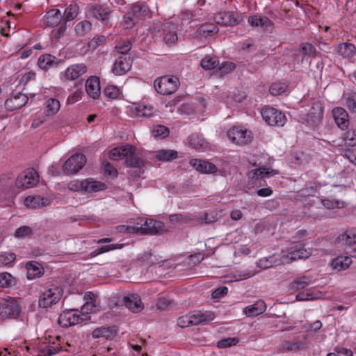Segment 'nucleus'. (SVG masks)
<instances>
[{
    "mask_svg": "<svg viewBox=\"0 0 356 356\" xmlns=\"http://www.w3.org/2000/svg\"><path fill=\"white\" fill-rule=\"evenodd\" d=\"M86 163V158L81 153L72 154L64 163L63 169L65 173L73 175L81 170Z\"/></svg>",
    "mask_w": 356,
    "mask_h": 356,
    "instance_id": "9d476101",
    "label": "nucleus"
},
{
    "mask_svg": "<svg viewBox=\"0 0 356 356\" xmlns=\"http://www.w3.org/2000/svg\"><path fill=\"white\" fill-rule=\"evenodd\" d=\"M163 40L167 45H173L177 41V35L175 32L169 31L163 34Z\"/></svg>",
    "mask_w": 356,
    "mask_h": 356,
    "instance_id": "0e129e2a",
    "label": "nucleus"
},
{
    "mask_svg": "<svg viewBox=\"0 0 356 356\" xmlns=\"http://www.w3.org/2000/svg\"><path fill=\"white\" fill-rule=\"evenodd\" d=\"M56 63V58L50 54H44L39 57L38 65L40 69L47 70Z\"/></svg>",
    "mask_w": 356,
    "mask_h": 356,
    "instance_id": "79ce46f5",
    "label": "nucleus"
},
{
    "mask_svg": "<svg viewBox=\"0 0 356 356\" xmlns=\"http://www.w3.org/2000/svg\"><path fill=\"white\" fill-rule=\"evenodd\" d=\"M321 297V293L318 291L307 290L300 292L296 296V300L298 301L314 300Z\"/></svg>",
    "mask_w": 356,
    "mask_h": 356,
    "instance_id": "c03bdc74",
    "label": "nucleus"
},
{
    "mask_svg": "<svg viewBox=\"0 0 356 356\" xmlns=\"http://www.w3.org/2000/svg\"><path fill=\"white\" fill-rule=\"evenodd\" d=\"M307 348V337L302 336L293 341H286L283 348L290 352H298Z\"/></svg>",
    "mask_w": 356,
    "mask_h": 356,
    "instance_id": "bb28decb",
    "label": "nucleus"
},
{
    "mask_svg": "<svg viewBox=\"0 0 356 356\" xmlns=\"http://www.w3.org/2000/svg\"><path fill=\"white\" fill-rule=\"evenodd\" d=\"M300 51L305 56L314 57L316 54V49L309 43H303L300 46Z\"/></svg>",
    "mask_w": 356,
    "mask_h": 356,
    "instance_id": "680f3d73",
    "label": "nucleus"
},
{
    "mask_svg": "<svg viewBox=\"0 0 356 356\" xmlns=\"http://www.w3.org/2000/svg\"><path fill=\"white\" fill-rule=\"evenodd\" d=\"M123 247L122 244H109L106 245H103L97 248L92 253V257H95L98 254H102L104 252H106L111 250H113L115 249H121Z\"/></svg>",
    "mask_w": 356,
    "mask_h": 356,
    "instance_id": "603ef678",
    "label": "nucleus"
},
{
    "mask_svg": "<svg viewBox=\"0 0 356 356\" xmlns=\"http://www.w3.org/2000/svg\"><path fill=\"white\" fill-rule=\"evenodd\" d=\"M26 356H51L56 354L60 349L58 343L45 339L39 341L36 344L26 346Z\"/></svg>",
    "mask_w": 356,
    "mask_h": 356,
    "instance_id": "7ed1b4c3",
    "label": "nucleus"
},
{
    "mask_svg": "<svg viewBox=\"0 0 356 356\" xmlns=\"http://www.w3.org/2000/svg\"><path fill=\"white\" fill-rule=\"evenodd\" d=\"M87 72V67L83 63L74 64L69 66L65 71L64 77L66 80L73 81Z\"/></svg>",
    "mask_w": 356,
    "mask_h": 356,
    "instance_id": "a211bd4d",
    "label": "nucleus"
},
{
    "mask_svg": "<svg viewBox=\"0 0 356 356\" xmlns=\"http://www.w3.org/2000/svg\"><path fill=\"white\" fill-rule=\"evenodd\" d=\"M311 283H312V281L309 277H307L306 276H303V277H298L296 280H295L291 283V288L293 289L299 290V289H304L305 286H308Z\"/></svg>",
    "mask_w": 356,
    "mask_h": 356,
    "instance_id": "3c124183",
    "label": "nucleus"
},
{
    "mask_svg": "<svg viewBox=\"0 0 356 356\" xmlns=\"http://www.w3.org/2000/svg\"><path fill=\"white\" fill-rule=\"evenodd\" d=\"M60 102L54 98L48 99L44 103L45 116L50 117L56 115L60 110Z\"/></svg>",
    "mask_w": 356,
    "mask_h": 356,
    "instance_id": "f704fd0d",
    "label": "nucleus"
},
{
    "mask_svg": "<svg viewBox=\"0 0 356 356\" xmlns=\"http://www.w3.org/2000/svg\"><path fill=\"white\" fill-rule=\"evenodd\" d=\"M131 48V44L129 41H123L122 42H119L116 47V51L122 54H127Z\"/></svg>",
    "mask_w": 356,
    "mask_h": 356,
    "instance_id": "69168bd1",
    "label": "nucleus"
},
{
    "mask_svg": "<svg viewBox=\"0 0 356 356\" xmlns=\"http://www.w3.org/2000/svg\"><path fill=\"white\" fill-rule=\"evenodd\" d=\"M16 259L15 254L13 252H3L0 254V263L4 266L13 264Z\"/></svg>",
    "mask_w": 356,
    "mask_h": 356,
    "instance_id": "5fc2aeb1",
    "label": "nucleus"
},
{
    "mask_svg": "<svg viewBox=\"0 0 356 356\" xmlns=\"http://www.w3.org/2000/svg\"><path fill=\"white\" fill-rule=\"evenodd\" d=\"M312 255V250L305 248L298 243H291L280 254H273L260 259L257 265L261 269H266L286 263H291L297 259H305Z\"/></svg>",
    "mask_w": 356,
    "mask_h": 356,
    "instance_id": "f257e3e1",
    "label": "nucleus"
},
{
    "mask_svg": "<svg viewBox=\"0 0 356 356\" xmlns=\"http://www.w3.org/2000/svg\"><path fill=\"white\" fill-rule=\"evenodd\" d=\"M288 88V83L284 81H278L273 83L269 91L273 96H277L285 92Z\"/></svg>",
    "mask_w": 356,
    "mask_h": 356,
    "instance_id": "37998d69",
    "label": "nucleus"
},
{
    "mask_svg": "<svg viewBox=\"0 0 356 356\" xmlns=\"http://www.w3.org/2000/svg\"><path fill=\"white\" fill-rule=\"evenodd\" d=\"M191 165L201 173H214L217 171L216 166L207 161L193 159L190 161Z\"/></svg>",
    "mask_w": 356,
    "mask_h": 356,
    "instance_id": "aec40b11",
    "label": "nucleus"
},
{
    "mask_svg": "<svg viewBox=\"0 0 356 356\" xmlns=\"http://www.w3.org/2000/svg\"><path fill=\"white\" fill-rule=\"evenodd\" d=\"M155 158L161 161H170L177 157V152L172 149H160L154 152Z\"/></svg>",
    "mask_w": 356,
    "mask_h": 356,
    "instance_id": "a19ab883",
    "label": "nucleus"
},
{
    "mask_svg": "<svg viewBox=\"0 0 356 356\" xmlns=\"http://www.w3.org/2000/svg\"><path fill=\"white\" fill-rule=\"evenodd\" d=\"M104 93L108 98L116 99L120 96L121 92L120 88L115 86H108L105 88Z\"/></svg>",
    "mask_w": 356,
    "mask_h": 356,
    "instance_id": "864d4df0",
    "label": "nucleus"
},
{
    "mask_svg": "<svg viewBox=\"0 0 356 356\" xmlns=\"http://www.w3.org/2000/svg\"><path fill=\"white\" fill-rule=\"evenodd\" d=\"M125 305L134 313L140 312L144 307L140 296L137 294H131L126 297Z\"/></svg>",
    "mask_w": 356,
    "mask_h": 356,
    "instance_id": "cd10ccee",
    "label": "nucleus"
},
{
    "mask_svg": "<svg viewBox=\"0 0 356 356\" xmlns=\"http://www.w3.org/2000/svg\"><path fill=\"white\" fill-rule=\"evenodd\" d=\"M31 232V229L28 226H22L18 228L15 232V236L17 238H23L29 236Z\"/></svg>",
    "mask_w": 356,
    "mask_h": 356,
    "instance_id": "774afa93",
    "label": "nucleus"
},
{
    "mask_svg": "<svg viewBox=\"0 0 356 356\" xmlns=\"http://www.w3.org/2000/svg\"><path fill=\"white\" fill-rule=\"evenodd\" d=\"M345 106L353 112H356V93L348 92L343 95Z\"/></svg>",
    "mask_w": 356,
    "mask_h": 356,
    "instance_id": "49530a36",
    "label": "nucleus"
},
{
    "mask_svg": "<svg viewBox=\"0 0 356 356\" xmlns=\"http://www.w3.org/2000/svg\"><path fill=\"white\" fill-rule=\"evenodd\" d=\"M200 64L203 69L211 70L216 68L218 65L219 62L216 58L207 55L202 59Z\"/></svg>",
    "mask_w": 356,
    "mask_h": 356,
    "instance_id": "09e8293b",
    "label": "nucleus"
},
{
    "mask_svg": "<svg viewBox=\"0 0 356 356\" xmlns=\"http://www.w3.org/2000/svg\"><path fill=\"white\" fill-rule=\"evenodd\" d=\"M67 188L69 190L74 192H81L82 193H84V179L83 180H79L75 179L73 181H71L68 185Z\"/></svg>",
    "mask_w": 356,
    "mask_h": 356,
    "instance_id": "4d7b16f0",
    "label": "nucleus"
},
{
    "mask_svg": "<svg viewBox=\"0 0 356 356\" xmlns=\"http://www.w3.org/2000/svg\"><path fill=\"white\" fill-rule=\"evenodd\" d=\"M179 83V79L177 77L165 76L157 79L154 81V87L159 93L168 95L177 90Z\"/></svg>",
    "mask_w": 356,
    "mask_h": 356,
    "instance_id": "1a4fd4ad",
    "label": "nucleus"
},
{
    "mask_svg": "<svg viewBox=\"0 0 356 356\" xmlns=\"http://www.w3.org/2000/svg\"><path fill=\"white\" fill-rule=\"evenodd\" d=\"M356 51V48L351 43H341L337 46V53L344 58L353 57Z\"/></svg>",
    "mask_w": 356,
    "mask_h": 356,
    "instance_id": "ea45409f",
    "label": "nucleus"
},
{
    "mask_svg": "<svg viewBox=\"0 0 356 356\" xmlns=\"http://www.w3.org/2000/svg\"><path fill=\"white\" fill-rule=\"evenodd\" d=\"M261 115L264 120L270 126L283 127L286 122L285 115L276 108L267 107L262 110Z\"/></svg>",
    "mask_w": 356,
    "mask_h": 356,
    "instance_id": "9b49d317",
    "label": "nucleus"
},
{
    "mask_svg": "<svg viewBox=\"0 0 356 356\" xmlns=\"http://www.w3.org/2000/svg\"><path fill=\"white\" fill-rule=\"evenodd\" d=\"M323 115V108L321 103L315 102L310 108L307 120L312 122H317L321 120Z\"/></svg>",
    "mask_w": 356,
    "mask_h": 356,
    "instance_id": "473e14b6",
    "label": "nucleus"
},
{
    "mask_svg": "<svg viewBox=\"0 0 356 356\" xmlns=\"http://www.w3.org/2000/svg\"><path fill=\"white\" fill-rule=\"evenodd\" d=\"M322 204L327 209H342L346 206L343 201L329 198L323 200Z\"/></svg>",
    "mask_w": 356,
    "mask_h": 356,
    "instance_id": "de8ad7c7",
    "label": "nucleus"
},
{
    "mask_svg": "<svg viewBox=\"0 0 356 356\" xmlns=\"http://www.w3.org/2000/svg\"><path fill=\"white\" fill-rule=\"evenodd\" d=\"M63 296V289L60 286L52 285L45 289L40 296L38 305L44 309L51 308L58 303Z\"/></svg>",
    "mask_w": 356,
    "mask_h": 356,
    "instance_id": "20e7f679",
    "label": "nucleus"
},
{
    "mask_svg": "<svg viewBox=\"0 0 356 356\" xmlns=\"http://www.w3.org/2000/svg\"><path fill=\"white\" fill-rule=\"evenodd\" d=\"M108 156L113 161L124 160L125 165L127 167L140 168L145 164L143 159L136 152V147L131 145L112 149Z\"/></svg>",
    "mask_w": 356,
    "mask_h": 356,
    "instance_id": "f03ea898",
    "label": "nucleus"
},
{
    "mask_svg": "<svg viewBox=\"0 0 356 356\" xmlns=\"http://www.w3.org/2000/svg\"><path fill=\"white\" fill-rule=\"evenodd\" d=\"M131 63L129 56H121L115 61L112 71L117 76L123 75L131 69Z\"/></svg>",
    "mask_w": 356,
    "mask_h": 356,
    "instance_id": "2eb2a0df",
    "label": "nucleus"
},
{
    "mask_svg": "<svg viewBox=\"0 0 356 356\" xmlns=\"http://www.w3.org/2000/svg\"><path fill=\"white\" fill-rule=\"evenodd\" d=\"M91 23L85 20L78 23L75 27V31L79 34H83L91 29Z\"/></svg>",
    "mask_w": 356,
    "mask_h": 356,
    "instance_id": "e2e57ef3",
    "label": "nucleus"
},
{
    "mask_svg": "<svg viewBox=\"0 0 356 356\" xmlns=\"http://www.w3.org/2000/svg\"><path fill=\"white\" fill-rule=\"evenodd\" d=\"M338 241L343 244L353 245L356 243V228L348 229L338 237Z\"/></svg>",
    "mask_w": 356,
    "mask_h": 356,
    "instance_id": "58836bf2",
    "label": "nucleus"
},
{
    "mask_svg": "<svg viewBox=\"0 0 356 356\" xmlns=\"http://www.w3.org/2000/svg\"><path fill=\"white\" fill-rule=\"evenodd\" d=\"M227 137L231 143L240 145L250 143L253 138L251 131L238 126H234L229 129Z\"/></svg>",
    "mask_w": 356,
    "mask_h": 356,
    "instance_id": "423d86ee",
    "label": "nucleus"
},
{
    "mask_svg": "<svg viewBox=\"0 0 356 356\" xmlns=\"http://www.w3.org/2000/svg\"><path fill=\"white\" fill-rule=\"evenodd\" d=\"M79 13V8L76 4H70L65 10L63 18L65 21H72L74 19Z\"/></svg>",
    "mask_w": 356,
    "mask_h": 356,
    "instance_id": "a18cd8bd",
    "label": "nucleus"
},
{
    "mask_svg": "<svg viewBox=\"0 0 356 356\" xmlns=\"http://www.w3.org/2000/svg\"><path fill=\"white\" fill-rule=\"evenodd\" d=\"M177 325L182 328L193 325L191 312L186 315L180 316L177 320Z\"/></svg>",
    "mask_w": 356,
    "mask_h": 356,
    "instance_id": "bf43d9fd",
    "label": "nucleus"
},
{
    "mask_svg": "<svg viewBox=\"0 0 356 356\" xmlns=\"http://www.w3.org/2000/svg\"><path fill=\"white\" fill-rule=\"evenodd\" d=\"M278 174V172L270 168H259L249 172L248 177L253 179V183L259 179H264L273 177Z\"/></svg>",
    "mask_w": 356,
    "mask_h": 356,
    "instance_id": "393cba45",
    "label": "nucleus"
},
{
    "mask_svg": "<svg viewBox=\"0 0 356 356\" xmlns=\"http://www.w3.org/2000/svg\"><path fill=\"white\" fill-rule=\"evenodd\" d=\"M131 111L136 116L145 118L151 117L156 112L152 106L145 103L134 104L131 106Z\"/></svg>",
    "mask_w": 356,
    "mask_h": 356,
    "instance_id": "a878e982",
    "label": "nucleus"
},
{
    "mask_svg": "<svg viewBox=\"0 0 356 356\" xmlns=\"http://www.w3.org/2000/svg\"><path fill=\"white\" fill-rule=\"evenodd\" d=\"M15 284V279L8 273H0V287L8 288Z\"/></svg>",
    "mask_w": 356,
    "mask_h": 356,
    "instance_id": "8fccbe9b",
    "label": "nucleus"
},
{
    "mask_svg": "<svg viewBox=\"0 0 356 356\" xmlns=\"http://www.w3.org/2000/svg\"><path fill=\"white\" fill-rule=\"evenodd\" d=\"M26 269L28 280H33L43 274V268L41 265L34 261H29L26 264Z\"/></svg>",
    "mask_w": 356,
    "mask_h": 356,
    "instance_id": "2f4dec72",
    "label": "nucleus"
},
{
    "mask_svg": "<svg viewBox=\"0 0 356 356\" xmlns=\"http://www.w3.org/2000/svg\"><path fill=\"white\" fill-rule=\"evenodd\" d=\"M84 315L77 309H66L60 313L58 323L63 327H69L86 321V317Z\"/></svg>",
    "mask_w": 356,
    "mask_h": 356,
    "instance_id": "0eeeda50",
    "label": "nucleus"
},
{
    "mask_svg": "<svg viewBox=\"0 0 356 356\" xmlns=\"http://www.w3.org/2000/svg\"><path fill=\"white\" fill-rule=\"evenodd\" d=\"M189 145L199 151H204L209 147V143L201 136L193 134L188 138Z\"/></svg>",
    "mask_w": 356,
    "mask_h": 356,
    "instance_id": "c756f323",
    "label": "nucleus"
},
{
    "mask_svg": "<svg viewBox=\"0 0 356 356\" xmlns=\"http://www.w3.org/2000/svg\"><path fill=\"white\" fill-rule=\"evenodd\" d=\"M86 90L90 98L98 99L101 94L99 78L97 76L89 77L86 82Z\"/></svg>",
    "mask_w": 356,
    "mask_h": 356,
    "instance_id": "4be33fe9",
    "label": "nucleus"
},
{
    "mask_svg": "<svg viewBox=\"0 0 356 356\" xmlns=\"http://www.w3.org/2000/svg\"><path fill=\"white\" fill-rule=\"evenodd\" d=\"M236 68V64L233 62H223L219 67V72L222 75H225L232 72Z\"/></svg>",
    "mask_w": 356,
    "mask_h": 356,
    "instance_id": "13d9d810",
    "label": "nucleus"
},
{
    "mask_svg": "<svg viewBox=\"0 0 356 356\" xmlns=\"http://www.w3.org/2000/svg\"><path fill=\"white\" fill-rule=\"evenodd\" d=\"M52 199L40 195H29L24 200V206L28 209H38L49 205Z\"/></svg>",
    "mask_w": 356,
    "mask_h": 356,
    "instance_id": "4468645a",
    "label": "nucleus"
},
{
    "mask_svg": "<svg viewBox=\"0 0 356 356\" xmlns=\"http://www.w3.org/2000/svg\"><path fill=\"white\" fill-rule=\"evenodd\" d=\"M352 263L350 257L340 255L332 259L330 266L333 270L341 272L348 269Z\"/></svg>",
    "mask_w": 356,
    "mask_h": 356,
    "instance_id": "b1692460",
    "label": "nucleus"
},
{
    "mask_svg": "<svg viewBox=\"0 0 356 356\" xmlns=\"http://www.w3.org/2000/svg\"><path fill=\"white\" fill-rule=\"evenodd\" d=\"M152 134L154 138L160 137L164 138L168 136L169 131L168 129L163 125H156L152 129Z\"/></svg>",
    "mask_w": 356,
    "mask_h": 356,
    "instance_id": "6e6d98bb",
    "label": "nucleus"
},
{
    "mask_svg": "<svg viewBox=\"0 0 356 356\" xmlns=\"http://www.w3.org/2000/svg\"><path fill=\"white\" fill-rule=\"evenodd\" d=\"M141 226L136 228V233L140 234H154L163 230V224L153 219L141 218Z\"/></svg>",
    "mask_w": 356,
    "mask_h": 356,
    "instance_id": "f8f14e48",
    "label": "nucleus"
},
{
    "mask_svg": "<svg viewBox=\"0 0 356 356\" xmlns=\"http://www.w3.org/2000/svg\"><path fill=\"white\" fill-rule=\"evenodd\" d=\"M20 306L17 299L11 297L0 300V319L15 318L20 314Z\"/></svg>",
    "mask_w": 356,
    "mask_h": 356,
    "instance_id": "39448f33",
    "label": "nucleus"
},
{
    "mask_svg": "<svg viewBox=\"0 0 356 356\" xmlns=\"http://www.w3.org/2000/svg\"><path fill=\"white\" fill-rule=\"evenodd\" d=\"M39 181V175L34 169H27L19 174L15 180V186L21 190L32 188Z\"/></svg>",
    "mask_w": 356,
    "mask_h": 356,
    "instance_id": "6e6552de",
    "label": "nucleus"
},
{
    "mask_svg": "<svg viewBox=\"0 0 356 356\" xmlns=\"http://www.w3.org/2000/svg\"><path fill=\"white\" fill-rule=\"evenodd\" d=\"M332 115L337 125L341 130H345L349 125V118L346 110L341 107H337L332 110Z\"/></svg>",
    "mask_w": 356,
    "mask_h": 356,
    "instance_id": "412c9836",
    "label": "nucleus"
},
{
    "mask_svg": "<svg viewBox=\"0 0 356 356\" xmlns=\"http://www.w3.org/2000/svg\"><path fill=\"white\" fill-rule=\"evenodd\" d=\"M82 91L81 90H76L69 95L67 99V103L69 104H73L79 102L82 97Z\"/></svg>",
    "mask_w": 356,
    "mask_h": 356,
    "instance_id": "338daca9",
    "label": "nucleus"
},
{
    "mask_svg": "<svg viewBox=\"0 0 356 356\" xmlns=\"http://www.w3.org/2000/svg\"><path fill=\"white\" fill-rule=\"evenodd\" d=\"M62 17L58 9H51L44 16V24L47 26H56L61 22Z\"/></svg>",
    "mask_w": 356,
    "mask_h": 356,
    "instance_id": "72a5a7b5",
    "label": "nucleus"
},
{
    "mask_svg": "<svg viewBox=\"0 0 356 356\" xmlns=\"http://www.w3.org/2000/svg\"><path fill=\"white\" fill-rule=\"evenodd\" d=\"M94 295L91 292H88L85 295L86 302L82 306L81 312L85 314L86 321L89 319L88 314L95 313L99 310V300L93 298Z\"/></svg>",
    "mask_w": 356,
    "mask_h": 356,
    "instance_id": "dca6fc26",
    "label": "nucleus"
},
{
    "mask_svg": "<svg viewBox=\"0 0 356 356\" xmlns=\"http://www.w3.org/2000/svg\"><path fill=\"white\" fill-rule=\"evenodd\" d=\"M136 20L142 19L149 15V9L145 4L134 5L132 7V13H130Z\"/></svg>",
    "mask_w": 356,
    "mask_h": 356,
    "instance_id": "4c0bfd02",
    "label": "nucleus"
},
{
    "mask_svg": "<svg viewBox=\"0 0 356 356\" xmlns=\"http://www.w3.org/2000/svg\"><path fill=\"white\" fill-rule=\"evenodd\" d=\"M248 22L252 26L260 27L264 31H270L273 29V23L266 16L259 15L250 16Z\"/></svg>",
    "mask_w": 356,
    "mask_h": 356,
    "instance_id": "f3484780",
    "label": "nucleus"
},
{
    "mask_svg": "<svg viewBox=\"0 0 356 356\" xmlns=\"http://www.w3.org/2000/svg\"><path fill=\"white\" fill-rule=\"evenodd\" d=\"M106 188L105 184L93 179H84V193L104 191Z\"/></svg>",
    "mask_w": 356,
    "mask_h": 356,
    "instance_id": "e433bc0d",
    "label": "nucleus"
},
{
    "mask_svg": "<svg viewBox=\"0 0 356 356\" xmlns=\"http://www.w3.org/2000/svg\"><path fill=\"white\" fill-rule=\"evenodd\" d=\"M28 101V97L23 93H17L5 102V106L8 110L13 111L24 106Z\"/></svg>",
    "mask_w": 356,
    "mask_h": 356,
    "instance_id": "5701e85b",
    "label": "nucleus"
},
{
    "mask_svg": "<svg viewBox=\"0 0 356 356\" xmlns=\"http://www.w3.org/2000/svg\"><path fill=\"white\" fill-rule=\"evenodd\" d=\"M115 335V331L111 327H97L92 332L94 339L104 338L106 340L111 339Z\"/></svg>",
    "mask_w": 356,
    "mask_h": 356,
    "instance_id": "c9c22d12",
    "label": "nucleus"
},
{
    "mask_svg": "<svg viewBox=\"0 0 356 356\" xmlns=\"http://www.w3.org/2000/svg\"><path fill=\"white\" fill-rule=\"evenodd\" d=\"M266 309V303L263 300H258L253 305L245 307L243 314L248 317L256 316L264 313Z\"/></svg>",
    "mask_w": 356,
    "mask_h": 356,
    "instance_id": "c85d7f7f",
    "label": "nucleus"
},
{
    "mask_svg": "<svg viewBox=\"0 0 356 356\" xmlns=\"http://www.w3.org/2000/svg\"><path fill=\"white\" fill-rule=\"evenodd\" d=\"M238 342V339L235 337L223 339L218 342L217 347L219 348H228L236 345Z\"/></svg>",
    "mask_w": 356,
    "mask_h": 356,
    "instance_id": "052dcab7",
    "label": "nucleus"
},
{
    "mask_svg": "<svg viewBox=\"0 0 356 356\" xmlns=\"http://www.w3.org/2000/svg\"><path fill=\"white\" fill-rule=\"evenodd\" d=\"M193 325H197L200 324H208L216 318V315L213 312L206 311H194L191 312Z\"/></svg>",
    "mask_w": 356,
    "mask_h": 356,
    "instance_id": "6ab92c4d",
    "label": "nucleus"
},
{
    "mask_svg": "<svg viewBox=\"0 0 356 356\" xmlns=\"http://www.w3.org/2000/svg\"><path fill=\"white\" fill-rule=\"evenodd\" d=\"M214 22L222 26H233L236 24V20L230 12H219L213 16Z\"/></svg>",
    "mask_w": 356,
    "mask_h": 356,
    "instance_id": "7c9ffc66",
    "label": "nucleus"
},
{
    "mask_svg": "<svg viewBox=\"0 0 356 356\" xmlns=\"http://www.w3.org/2000/svg\"><path fill=\"white\" fill-rule=\"evenodd\" d=\"M110 13L108 8L98 4L89 6L86 10V15L88 19L94 18L102 22L109 19Z\"/></svg>",
    "mask_w": 356,
    "mask_h": 356,
    "instance_id": "ddd939ff",
    "label": "nucleus"
}]
</instances>
